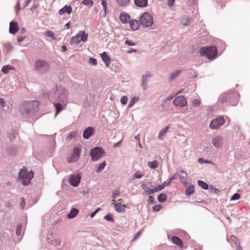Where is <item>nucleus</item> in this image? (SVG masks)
<instances>
[{
  "label": "nucleus",
  "instance_id": "57",
  "mask_svg": "<svg viewBox=\"0 0 250 250\" xmlns=\"http://www.w3.org/2000/svg\"><path fill=\"white\" fill-rule=\"evenodd\" d=\"M125 43L129 46H134L136 45V43L134 42H133L129 40H126L125 41Z\"/></svg>",
  "mask_w": 250,
  "mask_h": 250
},
{
  "label": "nucleus",
  "instance_id": "31",
  "mask_svg": "<svg viewBox=\"0 0 250 250\" xmlns=\"http://www.w3.org/2000/svg\"><path fill=\"white\" fill-rule=\"evenodd\" d=\"M167 196L165 193H161L157 197V200L159 202L163 203L166 201Z\"/></svg>",
  "mask_w": 250,
  "mask_h": 250
},
{
  "label": "nucleus",
  "instance_id": "4",
  "mask_svg": "<svg viewBox=\"0 0 250 250\" xmlns=\"http://www.w3.org/2000/svg\"><path fill=\"white\" fill-rule=\"evenodd\" d=\"M35 71L41 74H45L50 69V65L47 62L42 60L36 61L34 63Z\"/></svg>",
  "mask_w": 250,
  "mask_h": 250
},
{
  "label": "nucleus",
  "instance_id": "11",
  "mask_svg": "<svg viewBox=\"0 0 250 250\" xmlns=\"http://www.w3.org/2000/svg\"><path fill=\"white\" fill-rule=\"evenodd\" d=\"M81 177L80 174L75 173L71 176L69 183L73 187H77L80 182Z\"/></svg>",
  "mask_w": 250,
  "mask_h": 250
},
{
  "label": "nucleus",
  "instance_id": "44",
  "mask_svg": "<svg viewBox=\"0 0 250 250\" xmlns=\"http://www.w3.org/2000/svg\"><path fill=\"white\" fill-rule=\"evenodd\" d=\"M82 3L85 5L91 7L93 4L92 0H83Z\"/></svg>",
  "mask_w": 250,
  "mask_h": 250
},
{
  "label": "nucleus",
  "instance_id": "34",
  "mask_svg": "<svg viewBox=\"0 0 250 250\" xmlns=\"http://www.w3.org/2000/svg\"><path fill=\"white\" fill-rule=\"evenodd\" d=\"M12 69H13V68L12 67V66H11L10 65H7L3 66L2 67L1 71L4 74H7L8 73L9 70H12Z\"/></svg>",
  "mask_w": 250,
  "mask_h": 250
},
{
  "label": "nucleus",
  "instance_id": "13",
  "mask_svg": "<svg viewBox=\"0 0 250 250\" xmlns=\"http://www.w3.org/2000/svg\"><path fill=\"white\" fill-rule=\"evenodd\" d=\"M173 104L176 106L184 107L187 105V101L185 97L180 96L174 99Z\"/></svg>",
  "mask_w": 250,
  "mask_h": 250
},
{
  "label": "nucleus",
  "instance_id": "26",
  "mask_svg": "<svg viewBox=\"0 0 250 250\" xmlns=\"http://www.w3.org/2000/svg\"><path fill=\"white\" fill-rule=\"evenodd\" d=\"M181 70H178L171 72L169 76V79L170 80H173L178 77L181 73Z\"/></svg>",
  "mask_w": 250,
  "mask_h": 250
},
{
  "label": "nucleus",
  "instance_id": "22",
  "mask_svg": "<svg viewBox=\"0 0 250 250\" xmlns=\"http://www.w3.org/2000/svg\"><path fill=\"white\" fill-rule=\"evenodd\" d=\"M134 4L139 7H145L147 5V0H134Z\"/></svg>",
  "mask_w": 250,
  "mask_h": 250
},
{
  "label": "nucleus",
  "instance_id": "14",
  "mask_svg": "<svg viewBox=\"0 0 250 250\" xmlns=\"http://www.w3.org/2000/svg\"><path fill=\"white\" fill-rule=\"evenodd\" d=\"M19 26L17 22L11 21L9 25V33L12 34H16L19 30Z\"/></svg>",
  "mask_w": 250,
  "mask_h": 250
},
{
  "label": "nucleus",
  "instance_id": "8",
  "mask_svg": "<svg viewBox=\"0 0 250 250\" xmlns=\"http://www.w3.org/2000/svg\"><path fill=\"white\" fill-rule=\"evenodd\" d=\"M82 150L81 147H75L72 153L71 156L67 159L69 163L76 162L80 158V153Z\"/></svg>",
  "mask_w": 250,
  "mask_h": 250
},
{
  "label": "nucleus",
  "instance_id": "45",
  "mask_svg": "<svg viewBox=\"0 0 250 250\" xmlns=\"http://www.w3.org/2000/svg\"><path fill=\"white\" fill-rule=\"evenodd\" d=\"M0 105H1L5 110H7L9 109V107H5L4 100L1 98H0Z\"/></svg>",
  "mask_w": 250,
  "mask_h": 250
},
{
  "label": "nucleus",
  "instance_id": "12",
  "mask_svg": "<svg viewBox=\"0 0 250 250\" xmlns=\"http://www.w3.org/2000/svg\"><path fill=\"white\" fill-rule=\"evenodd\" d=\"M224 142L223 136H216L212 138V144L216 148H220L222 146Z\"/></svg>",
  "mask_w": 250,
  "mask_h": 250
},
{
  "label": "nucleus",
  "instance_id": "43",
  "mask_svg": "<svg viewBox=\"0 0 250 250\" xmlns=\"http://www.w3.org/2000/svg\"><path fill=\"white\" fill-rule=\"evenodd\" d=\"M22 229V225L19 224L17 227L16 230V234L17 236H20L21 234V231Z\"/></svg>",
  "mask_w": 250,
  "mask_h": 250
},
{
  "label": "nucleus",
  "instance_id": "48",
  "mask_svg": "<svg viewBox=\"0 0 250 250\" xmlns=\"http://www.w3.org/2000/svg\"><path fill=\"white\" fill-rule=\"evenodd\" d=\"M128 99L126 96H124L121 98V103L122 104L125 105L126 104Z\"/></svg>",
  "mask_w": 250,
  "mask_h": 250
},
{
  "label": "nucleus",
  "instance_id": "6",
  "mask_svg": "<svg viewBox=\"0 0 250 250\" xmlns=\"http://www.w3.org/2000/svg\"><path fill=\"white\" fill-rule=\"evenodd\" d=\"M140 24L144 27H148L153 23V18L149 13H144L140 18Z\"/></svg>",
  "mask_w": 250,
  "mask_h": 250
},
{
  "label": "nucleus",
  "instance_id": "15",
  "mask_svg": "<svg viewBox=\"0 0 250 250\" xmlns=\"http://www.w3.org/2000/svg\"><path fill=\"white\" fill-rule=\"evenodd\" d=\"M188 174L186 171L183 170H181L178 172V177L180 180L183 184H186L187 181Z\"/></svg>",
  "mask_w": 250,
  "mask_h": 250
},
{
  "label": "nucleus",
  "instance_id": "37",
  "mask_svg": "<svg viewBox=\"0 0 250 250\" xmlns=\"http://www.w3.org/2000/svg\"><path fill=\"white\" fill-rule=\"evenodd\" d=\"M130 0H117V2L118 4L122 6H126Z\"/></svg>",
  "mask_w": 250,
  "mask_h": 250
},
{
  "label": "nucleus",
  "instance_id": "19",
  "mask_svg": "<svg viewBox=\"0 0 250 250\" xmlns=\"http://www.w3.org/2000/svg\"><path fill=\"white\" fill-rule=\"evenodd\" d=\"M191 18L186 15L183 16L181 18V23L183 25L189 26L190 23Z\"/></svg>",
  "mask_w": 250,
  "mask_h": 250
},
{
  "label": "nucleus",
  "instance_id": "10",
  "mask_svg": "<svg viewBox=\"0 0 250 250\" xmlns=\"http://www.w3.org/2000/svg\"><path fill=\"white\" fill-rule=\"evenodd\" d=\"M224 123L225 120L224 118L220 117L211 121L209 124V127L212 129H216L222 125Z\"/></svg>",
  "mask_w": 250,
  "mask_h": 250
},
{
  "label": "nucleus",
  "instance_id": "16",
  "mask_svg": "<svg viewBox=\"0 0 250 250\" xmlns=\"http://www.w3.org/2000/svg\"><path fill=\"white\" fill-rule=\"evenodd\" d=\"M94 132V128L92 127H88L86 128L83 133V137L85 139H88L93 134Z\"/></svg>",
  "mask_w": 250,
  "mask_h": 250
},
{
  "label": "nucleus",
  "instance_id": "62",
  "mask_svg": "<svg viewBox=\"0 0 250 250\" xmlns=\"http://www.w3.org/2000/svg\"><path fill=\"white\" fill-rule=\"evenodd\" d=\"M175 0H167V5L169 7H171L173 5V3H174Z\"/></svg>",
  "mask_w": 250,
  "mask_h": 250
},
{
  "label": "nucleus",
  "instance_id": "25",
  "mask_svg": "<svg viewBox=\"0 0 250 250\" xmlns=\"http://www.w3.org/2000/svg\"><path fill=\"white\" fill-rule=\"evenodd\" d=\"M171 240H172V242L174 244H175L181 248L182 247L183 242H182V241L180 239L179 237L176 236H173L172 237Z\"/></svg>",
  "mask_w": 250,
  "mask_h": 250
},
{
  "label": "nucleus",
  "instance_id": "17",
  "mask_svg": "<svg viewBox=\"0 0 250 250\" xmlns=\"http://www.w3.org/2000/svg\"><path fill=\"white\" fill-rule=\"evenodd\" d=\"M101 56L102 60L105 63V65L107 67H108L111 63L109 57L107 55L105 52H104L103 53H102L101 54Z\"/></svg>",
  "mask_w": 250,
  "mask_h": 250
},
{
  "label": "nucleus",
  "instance_id": "63",
  "mask_svg": "<svg viewBox=\"0 0 250 250\" xmlns=\"http://www.w3.org/2000/svg\"><path fill=\"white\" fill-rule=\"evenodd\" d=\"M25 37H23V36H18V41L19 43L22 42L25 39Z\"/></svg>",
  "mask_w": 250,
  "mask_h": 250
},
{
  "label": "nucleus",
  "instance_id": "46",
  "mask_svg": "<svg viewBox=\"0 0 250 250\" xmlns=\"http://www.w3.org/2000/svg\"><path fill=\"white\" fill-rule=\"evenodd\" d=\"M240 198V195L239 194L237 193H234L233 195H232L230 198V200H238Z\"/></svg>",
  "mask_w": 250,
  "mask_h": 250
},
{
  "label": "nucleus",
  "instance_id": "21",
  "mask_svg": "<svg viewBox=\"0 0 250 250\" xmlns=\"http://www.w3.org/2000/svg\"><path fill=\"white\" fill-rule=\"evenodd\" d=\"M115 209L118 212H124L125 210V205L121 203H115L114 205Z\"/></svg>",
  "mask_w": 250,
  "mask_h": 250
},
{
  "label": "nucleus",
  "instance_id": "33",
  "mask_svg": "<svg viewBox=\"0 0 250 250\" xmlns=\"http://www.w3.org/2000/svg\"><path fill=\"white\" fill-rule=\"evenodd\" d=\"M139 100V97H133L129 101L128 107H131L138 101Z\"/></svg>",
  "mask_w": 250,
  "mask_h": 250
},
{
  "label": "nucleus",
  "instance_id": "9",
  "mask_svg": "<svg viewBox=\"0 0 250 250\" xmlns=\"http://www.w3.org/2000/svg\"><path fill=\"white\" fill-rule=\"evenodd\" d=\"M153 76V74L149 71H146L142 77L141 86L144 90L148 89L147 84L149 79Z\"/></svg>",
  "mask_w": 250,
  "mask_h": 250
},
{
  "label": "nucleus",
  "instance_id": "52",
  "mask_svg": "<svg viewBox=\"0 0 250 250\" xmlns=\"http://www.w3.org/2000/svg\"><path fill=\"white\" fill-rule=\"evenodd\" d=\"M165 187V185L164 184H163L162 185H159L157 188H155L154 190H155L156 192H158L164 189Z\"/></svg>",
  "mask_w": 250,
  "mask_h": 250
},
{
  "label": "nucleus",
  "instance_id": "40",
  "mask_svg": "<svg viewBox=\"0 0 250 250\" xmlns=\"http://www.w3.org/2000/svg\"><path fill=\"white\" fill-rule=\"evenodd\" d=\"M198 184L199 186L202 187L204 189H208V184L205 183L204 181L198 180Z\"/></svg>",
  "mask_w": 250,
  "mask_h": 250
},
{
  "label": "nucleus",
  "instance_id": "39",
  "mask_svg": "<svg viewBox=\"0 0 250 250\" xmlns=\"http://www.w3.org/2000/svg\"><path fill=\"white\" fill-rule=\"evenodd\" d=\"M101 4L103 7L104 12V16L105 17L106 14L108 13L107 8V6H106V0H101Z\"/></svg>",
  "mask_w": 250,
  "mask_h": 250
},
{
  "label": "nucleus",
  "instance_id": "5",
  "mask_svg": "<svg viewBox=\"0 0 250 250\" xmlns=\"http://www.w3.org/2000/svg\"><path fill=\"white\" fill-rule=\"evenodd\" d=\"M200 53L202 56H206L208 59L212 60L217 55V48L213 46L203 47L200 49Z\"/></svg>",
  "mask_w": 250,
  "mask_h": 250
},
{
  "label": "nucleus",
  "instance_id": "27",
  "mask_svg": "<svg viewBox=\"0 0 250 250\" xmlns=\"http://www.w3.org/2000/svg\"><path fill=\"white\" fill-rule=\"evenodd\" d=\"M78 212H79L78 209L73 208L71 209L70 212H69V213L68 214L67 217L69 219L73 218L76 216V215L78 213Z\"/></svg>",
  "mask_w": 250,
  "mask_h": 250
},
{
  "label": "nucleus",
  "instance_id": "61",
  "mask_svg": "<svg viewBox=\"0 0 250 250\" xmlns=\"http://www.w3.org/2000/svg\"><path fill=\"white\" fill-rule=\"evenodd\" d=\"M178 173H175L174 175H173L170 178V180H176L178 178Z\"/></svg>",
  "mask_w": 250,
  "mask_h": 250
},
{
  "label": "nucleus",
  "instance_id": "3",
  "mask_svg": "<svg viewBox=\"0 0 250 250\" xmlns=\"http://www.w3.org/2000/svg\"><path fill=\"white\" fill-rule=\"evenodd\" d=\"M34 173L33 171H28L26 168H22L19 172V180L22 182L23 185H28L33 178Z\"/></svg>",
  "mask_w": 250,
  "mask_h": 250
},
{
  "label": "nucleus",
  "instance_id": "64",
  "mask_svg": "<svg viewBox=\"0 0 250 250\" xmlns=\"http://www.w3.org/2000/svg\"><path fill=\"white\" fill-rule=\"evenodd\" d=\"M154 200V197L151 196H150L148 198V201L150 203L154 204V203H153Z\"/></svg>",
  "mask_w": 250,
  "mask_h": 250
},
{
  "label": "nucleus",
  "instance_id": "30",
  "mask_svg": "<svg viewBox=\"0 0 250 250\" xmlns=\"http://www.w3.org/2000/svg\"><path fill=\"white\" fill-rule=\"evenodd\" d=\"M147 166L151 168L155 169L158 166V163L156 160L149 162L147 163Z\"/></svg>",
  "mask_w": 250,
  "mask_h": 250
},
{
  "label": "nucleus",
  "instance_id": "23",
  "mask_svg": "<svg viewBox=\"0 0 250 250\" xmlns=\"http://www.w3.org/2000/svg\"><path fill=\"white\" fill-rule=\"evenodd\" d=\"M72 11V8L70 6L65 5L61 9L59 10V14L62 15L64 14L65 13H67L68 14H70Z\"/></svg>",
  "mask_w": 250,
  "mask_h": 250
},
{
  "label": "nucleus",
  "instance_id": "53",
  "mask_svg": "<svg viewBox=\"0 0 250 250\" xmlns=\"http://www.w3.org/2000/svg\"><path fill=\"white\" fill-rule=\"evenodd\" d=\"M25 205V199L23 197H21V202L20 203V206L21 209H22L24 208Z\"/></svg>",
  "mask_w": 250,
  "mask_h": 250
},
{
  "label": "nucleus",
  "instance_id": "18",
  "mask_svg": "<svg viewBox=\"0 0 250 250\" xmlns=\"http://www.w3.org/2000/svg\"><path fill=\"white\" fill-rule=\"evenodd\" d=\"M169 128V125H167L164 129L160 130L158 136V139L159 140H163L164 139V137L168 132Z\"/></svg>",
  "mask_w": 250,
  "mask_h": 250
},
{
  "label": "nucleus",
  "instance_id": "36",
  "mask_svg": "<svg viewBox=\"0 0 250 250\" xmlns=\"http://www.w3.org/2000/svg\"><path fill=\"white\" fill-rule=\"evenodd\" d=\"M106 166V163L105 161L103 162L101 164H100L98 167H97V169L96 170V172H101L105 167Z\"/></svg>",
  "mask_w": 250,
  "mask_h": 250
},
{
  "label": "nucleus",
  "instance_id": "47",
  "mask_svg": "<svg viewBox=\"0 0 250 250\" xmlns=\"http://www.w3.org/2000/svg\"><path fill=\"white\" fill-rule=\"evenodd\" d=\"M78 132L77 131L72 132L70 134L67 136V138L68 140H71L72 138L75 137L77 135Z\"/></svg>",
  "mask_w": 250,
  "mask_h": 250
},
{
  "label": "nucleus",
  "instance_id": "54",
  "mask_svg": "<svg viewBox=\"0 0 250 250\" xmlns=\"http://www.w3.org/2000/svg\"><path fill=\"white\" fill-rule=\"evenodd\" d=\"M230 240L234 242L235 244H237L238 243V240L237 238L234 235H230Z\"/></svg>",
  "mask_w": 250,
  "mask_h": 250
},
{
  "label": "nucleus",
  "instance_id": "2",
  "mask_svg": "<svg viewBox=\"0 0 250 250\" xmlns=\"http://www.w3.org/2000/svg\"><path fill=\"white\" fill-rule=\"evenodd\" d=\"M39 105V103L37 101L21 103L19 111L22 118L27 120L33 117L38 111Z\"/></svg>",
  "mask_w": 250,
  "mask_h": 250
},
{
  "label": "nucleus",
  "instance_id": "49",
  "mask_svg": "<svg viewBox=\"0 0 250 250\" xmlns=\"http://www.w3.org/2000/svg\"><path fill=\"white\" fill-rule=\"evenodd\" d=\"M104 219L106 220L109 221V222H113L114 219H113L112 215L110 214H108L104 216Z\"/></svg>",
  "mask_w": 250,
  "mask_h": 250
},
{
  "label": "nucleus",
  "instance_id": "60",
  "mask_svg": "<svg viewBox=\"0 0 250 250\" xmlns=\"http://www.w3.org/2000/svg\"><path fill=\"white\" fill-rule=\"evenodd\" d=\"M15 11L17 13H18L19 12V11H20V10L21 9V7H20V3L19 2H18L17 5H16L15 6Z\"/></svg>",
  "mask_w": 250,
  "mask_h": 250
},
{
  "label": "nucleus",
  "instance_id": "41",
  "mask_svg": "<svg viewBox=\"0 0 250 250\" xmlns=\"http://www.w3.org/2000/svg\"><path fill=\"white\" fill-rule=\"evenodd\" d=\"M144 176V174L141 173L140 171H137L133 175L132 179H140L142 178Z\"/></svg>",
  "mask_w": 250,
  "mask_h": 250
},
{
  "label": "nucleus",
  "instance_id": "28",
  "mask_svg": "<svg viewBox=\"0 0 250 250\" xmlns=\"http://www.w3.org/2000/svg\"><path fill=\"white\" fill-rule=\"evenodd\" d=\"M77 35L80 36V40L81 41L85 42L87 40V34H85L84 31H80Z\"/></svg>",
  "mask_w": 250,
  "mask_h": 250
},
{
  "label": "nucleus",
  "instance_id": "59",
  "mask_svg": "<svg viewBox=\"0 0 250 250\" xmlns=\"http://www.w3.org/2000/svg\"><path fill=\"white\" fill-rule=\"evenodd\" d=\"M155 192H156V191L154 190V188L149 189L145 191V192L146 195H150V194H152Z\"/></svg>",
  "mask_w": 250,
  "mask_h": 250
},
{
  "label": "nucleus",
  "instance_id": "56",
  "mask_svg": "<svg viewBox=\"0 0 250 250\" xmlns=\"http://www.w3.org/2000/svg\"><path fill=\"white\" fill-rule=\"evenodd\" d=\"M51 244L53 245H57L59 246L61 244V241L59 240H52L51 242H50Z\"/></svg>",
  "mask_w": 250,
  "mask_h": 250
},
{
  "label": "nucleus",
  "instance_id": "55",
  "mask_svg": "<svg viewBox=\"0 0 250 250\" xmlns=\"http://www.w3.org/2000/svg\"><path fill=\"white\" fill-rule=\"evenodd\" d=\"M198 162L200 164H210L211 163L208 160H205L203 159V158H201L198 159Z\"/></svg>",
  "mask_w": 250,
  "mask_h": 250
},
{
  "label": "nucleus",
  "instance_id": "32",
  "mask_svg": "<svg viewBox=\"0 0 250 250\" xmlns=\"http://www.w3.org/2000/svg\"><path fill=\"white\" fill-rule=\"evenodd\" d=\"M194 192V186L191 185L186 190L185 193L187 196L190 195Z\"/></svg>",
  "mask_w": 250,
  "mask_h": 250
},
{
  "label": "nucleus",
  "instance_id": "24",
  "mask_svg": "<svg viewBox=\"0 0 250 250\" xmlns=\"http://www.w3.org/2000/svg\"><path fill=\"white\" fill-rule=\"evenodd\" d=\"M130 27L133 30H137L139 28V22L137 20H131L129 22Z\"/></svg>",
  "mask_w": 250,
  "mask_h": 250
},
{
  "label": "nucleus",
  "instance_id": "29",
  "mask_svg": "<svg viewBox=\"0 0 250 250\" xmlns=\"http://www.w3.org/2000/svg\"><path fill=\"white\" fill-rule=\"evenodd\" d=\"M80 36L79 35H76L73 37L71 39V42L76 45H78L80 43L81 40H80Z\"/></svg>",
  "mask_w": 250,
  "mask_h": 250
},
{
  "label": "nucleus",
  "instance_id": "50",
  "mask_svg": "<svg viewBox=\"0 0 250 250\" xmlns=\"http://www.w3.org/2000/svg\"><path fill=\"white\" fill-rule=\"evenodd\" d=\"M89 63L91 65H96L97 64V60L93 58H90L89 61Z\"/></svg>",
  "mask_w": 250,
  "mask_h": 250
},
{
  "label": "nucleus",
  "instance_id": "20",
  "mask_svg": "<svg viewBox=\"0 0 250 250\" xmlns=\"http://www.w3.org/2000/svg\"><path fill=\"white\" fill-rule=\"evenodd\" d=\"M119 18L120 21L124 23L127 22L130 20L129 15L125 12L121 13Z\"/></svg>",
  "mask_w": 250,
  "mask_h": 250
},
{
  "label": "nucleus",
  "instance_id": "51",
  "mask_svg": "<svg viewBox=\"0 0 250 250\" xmlns=\"http://www.w3.org/2000/svg\"><path fill=\"white\" fill-rule=\"evenodd\" d=\"M192 104L193 106L198 107L200 105V103L198 100L194 99L192 101Z\"/></svg>",
  "mask_w": 250,
  "mask_h": 250
},
{
  "label": "nucleus",
  "instance_id": "1",
  "mask_svg": "<svg viewBox=\"0 0 250 250\" xmlns=\"http://www.w3.org/2000/svg\"><path fill=\"white\" fill-rule=\"evenodd\" d=\"M68 96L67 89L61 85H56L55 90L50 93L49 97L50 99L56 98V100L54 103L56 110V114L66 106Z\"/></svg>",
  "mask_w": 250,
  "mask_h": 250
},
{
  "label": "nucleus",
  "instance_id": "58",
  "mask_svg": "<svg viewBox=\"0 0 250 250\" xmlns=\"http://www.w3.org/2000/svg\"><path fill=\"white\" fill-rule=\"evenodd\" d=\"M162 206L160 205H155L153 207V209L154 211H159L162 208Z\"/></svg>",
  "mask_w": 250,
  "mask_h": 250
},
{
  "label": "nucleus",
  "instance_id": "35",
  "mask_svg": "<svg viewBox=\"0 0 250 250\" xmlns=\"http://www.w3.org/2000/svg\"><path fill=\"white\" fill-rule=\"evenodd\" d=\"M4 50L6 52H9L13 49V46L10 42H7L4 45Z\"/></svg>",
  "mask_w": 250,
  "mask_h": 250
},
{
  "label": "nucleus",
  "instance_id": "42",
  "mask_svg": "<svg viewBox=\"0 0 250 250\" xmlns=\"http://www.w3.org/2000/svg\"><path fill=\"white\" fill-rule=\"evenodd\" d=\"M44 34L54 40L56 39L55 34L52 31H47L44 33Z\"/></svg>",
  "mask_w": 250,
  "mask_h": 250
},
{
  "label": "nucleus",
  "instance_id": "7",
  "mask_svg": "<svg viewBox=\"0 0 250 250\" xmlns=\"http://www.w3.org/2000/svg\"><path fill=\"white\" fill-rule=\"evenodd\" d=\"M105 152L102 147H95L90 151V156L93 161H97L104 156Z\"/></svg>",
  "mask_w": 250,
  "mask_h": 250
},
{
  "label": "nucleus",
  "instance_id": "38",
  "mask_svg": "<svg viewBox=\"0 0 250 250\" xmlns=\"http://www.w3.org/2000/svg\"><path fill=\"white\" fill-rule=\"evenodd\" d=\"M229 96L228 94H224L222 95L220 97L219 99L222 104H224L227 102V100L229 98Z\"/></svg>",
  "mask_w": 250,
  "mask_h": 250
}]
</instances>
